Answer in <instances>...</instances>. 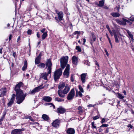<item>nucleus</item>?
I'll return each mask as SVG.
<instances>
[{
	"label": "nucleus",
	"instance_id": "1",
	"mask_svg": "<svg viewBox=\"0 0 134 134\" xmlns=\"http://www.w3.org/2000/svg\"><path fill=\"white\" fill-rule=\"evenodd\" d=\"M23 85L22 82H20L15 86L14 88V90L16 92V103L18 104L21 103L25 99L26 97L25 94H24L20 89Z\"/></svg>",
	"mask_w": 134,
	"mask_h": 134
},
{
	"label": "nucleus",
	"instance_id": "2",
	"mask_svg": "<svg viewBox=\"0 0 134 134\" xmlns=\"http://www.w3.org/2000/svg\"><path fill=\"white\" fill-rule=\"evenodd\" d=\"M70 88L68 86H66L63 91L60 89H59L58 90V93L60 97L64 98L65 97V94H67Z\"/></svg>",
	"mask_w": 134,
	"mask_h": 134
},
{
	"label": "nucleus",
	"instance_id": "3",
	"mask_svg": "<svg viewBox=\"0 0 134 134\" xmlns=\"http://www.w3.org/2000/svg\"><path fill=\"white\" fill-rule=\"evenodd\" d=\"M68 59V56L63 57L60 59V62L61 68L63 69L67 64Z\"/></svg>",
	"mask_w": 134,
	"mask_h": 134
},
{
	"label": "nucleus",
	"instance_id": "4",
	"mask_svg": "<svg viewBox=\"0 0 134 134\" xmlns=\"http://www.w3.org/2000/svg\"><path fill=\"white\" fill-rule=\"evenodd\" d=\"M62 74V70L60 68L55 71L54 73V78L55 81L59 79Z\"/></svg>",
	"mask_w": 134,
	"mask_h": 134
},
{
	"label": "nucleus",
	"instance_id": "5",
	"mask_svg": "<svg viewBox=\"0 0 134 134\" xmlns=\"http://www.w3.org/2000/svg\"><path fill=\"white\" fill-rule=\"evenodd\" d=\"M46 64V66L48 67L47 70L48 71V74H50L51 72V67L52 66V64L50 60L49 59H47Z\"/></svg>",
	"mask_w": 134,
	"mask_h": 134
},
{
	"label": "nucleus",
	"instance_id": "6",
	"mask_svg": "<svg viewBox=\"0 0 134 134\" xmlns=\"http://www.w3.org/2000/svg\"><path fill=\"white\" fill-rule=\"evenodd\" d=\"M75 95V92L74 89H72L71 90L67 97V98L68 100H71L74 98Z\"/></svg>",
	"mask_w": 134,
	"mask_h": 134
},
{
	"label": "nucleus",
	"instance_id": "7",
	"mask_svg": "<svg viewBox=\"0 0 134 134\" xmlns=\"http://www.w3.org/2000/svg\"><path fill=\"white\" fill-rule=\"evenodd\" d=\"M42 86L41 85L36 87H35L34 89L30 91L29 93L31 94H34L35 93L39 91L41 89L43 88V87H41Z\"/></svg>",
	"mask_w": 134,
	"mask_h": 134
},
{
	"label": "nucleus",
	"instance_id": "8",
	"mask_svg": "<svg viewBox=\"0 0 134 134\" xmlns=\"http://www.w3.org/2000/svg\"><path fill=\"white\" fill-rule=\"evenodd\" d=\"M69 65V64H67L66 68L63 73L64 76L66 77H68L69 75V73L70 70Z\"/></svg>",
	"mask_w": 134,
	"mask_h": 134
},
{
	"label": "nucleus",
	"instance_id": "9",
	"mask_svg": "<svg viewBox=\"0 0 134 134\" xmlns=\"http://www.w3.org/2000/svg\"><path fill=\"white\" fill-rule=\"evenodd\" d=\"M60 124V120L58 119H56L52 123V125L54 127H57L59 126Z\"/></svg>",
	"mask_w": 134,
	"mask_h": 134
},
{
	"label": "nucleus",
	"instance_id": "10",
	"mask_svg": "<svg viewBox=\"0 0 134 134\" xmlns=\"http://www.w3.org/2000/svg\"><path fill=\"white\" fill-rule=\"evenodd\" d=\"M41 55V53H40L39 55L36 58L35 60V64H38L40 63Z\"/></svg>",
	"mask_w": 134,
	"mask_h": 134
},
{
	"label": "nucleus",
	"instance_id": "11",
	"mask_svg": "<svg viewBox=\"0 0 134 134\" xmlns=\"http://www.w3.org/2000/svg\"><path fill=\"white\" fill-rule=\"evenodd\" d=\"M57 112L60 114H63L65 111V109L62 107H60L57 108Z\"/></svg>",
	"mask_w": 134,
	"mask_h": 134
},
{
	"label": "nucleus",
	"instance_id": "12",
	"mask_svg": "<svg viewBox=\"0 0 134 134\" xmlns=\"http://www.w3.org/2000/svg\"><path fill=\"white\" fill-rule=\"evenodd\" d=\"M72 63L75 65H77L78 63V58L75 56H73L72 58Z\"/></svg>",
	"mask_w": 134,
	"mask_h": 134
},
{
	"label": "nucleus",
	"instance_id": "13",
	"mask_svg": "<svg viewBox=\"0 0 134 134\" xmlns=\"http://www.w3.org/2000/svg\"><path fill=\"white\" fill-rule=\"evenodd\" d=\"M42 100L45 102H49L51 101L52 98L51 97L49 96H44L42 98Z\"/></svg>",
	"mask_w": 134,
	"mask_h": 134
},
{
	"label": "nucleus",
	"instance_id": "14",
	"mask_svg": "<svg viewBox=\"0 0 134 134\" xmlns=\"http://www.w3.org/2000/svg\"><path fill=\"white\" fill-rule=\"evenodd\" d=\"M87 75L86 73H83L81 75V79L82 82L83 83H85V79Z\"/></svg>",
	"mask_w": 134,
	"mask_h": 134
},
{
	"label": "nucleus",
	"instance_id": "15",
	"mask_svg": "<svg viewBox=\"0 0 134 134\" xmlns=\"http://www.w3.org/2000/svg\"><path fill=\"white\" fill-rule=\"evenodd\" d=\"M124 19H125L123 18V21L119 19L117 20H116V22L120 25H125L126 24V23H125V21Z\"/></svg>",
	"mask_w": 134,
	"mask_h": 134
},
{
	"label": "nucleus",
	"instance_id": "16",
	"mask_svg": "<svg viewBox=\"0 0 134 134\" xmlns=\"http://www.w3.org/2000/svg\"><path fill=\"white\" fill-rule=\"evenodd\" d=\"M58 15V18L60 21L62 20H63V13L60 11L57 13Z\"/></svg>",
	"mask_w": 134,
	"mask_h": 134
},
{
	"label": "nucleus",
	"instance_id": "17",
	"mask_svg": "<svg viewBox=\"0 0 134 134\" xmlns=\"http://www.w3.org/2000/svg\"><path fill=\"white\" fill-rule=\"evenodd\" d=\"M66 132L68 134H74L75 130L73 128H69L67 130Z\"/></svg>",
	"mask_w": 134,
	"mask_h": 134
},
{
	"label": "nucleus",
	"instance_id": "18",
	"mask_svg": "<svg viewBox=\"0 0 134 134\" xmlns=\"http://www.w3.org/2000/svg\"><path fill=\"white\" fill-rule=\"evenodd\" d=\"M20 130L18 129H15L12 130L11 134H21Z\"/></svg>",
	"mask_w": 134,
	"mask_h": 134
},
{
	"label": "nucleus",
	"instance_id": "19",
	"mask_svg": "<svg viewBox=\"0 0 134 134\" xmlns=\"http://www.w3.org/2000/svg\"><path fill=\"white\" fill-rule=\"evenodd\" d=\"M48 74V73H42L40 75V77L43 79L44 80H47Z\"/></svg>",
	"mask_w": 134,
	"mask_h": 134
},
{
	"label": "nucleus",
	"instance_id": "20",
	"mask_svg": "<svg viewBox=\"0 0 134 134\" xmlns=\"http://www.w3.org/2000/svg\"><path fill=\"white\" fill-rule=\"evenodd\" d=\"M111 15L114 17H117L120 16V14L118 13H112Z\"/></svg>",
	"mask_w": 134,
	"mask_h": 134
},
{
	"label": "nucleus",
	"instance_id": "21",
	"mask_svg": "<svg viewBox=\"0 0 134 134\" xmlns=\"http://www.w3.org/2000/svg\"><path fill=\"white\" fill-rule=\"evenodd\" d=\"M114 93L117 96V97L121 99H122L124 98V96H122V94H120L119 93H116L115 92H114Z\"/></svg>",
	"mask_w": 134,
	"mask_h": 134
},
{
	"label": "nucleus",
	"instance_id": "22",
	"mask_svg": "<svg viewBox=\"0 0 134 134\" xmlns=\"http://www.w3.org/2000/svg\"><path fill=\"white\" fill-rule=\"evenodd\" d=\"M65 86V83L64 82L60 83L58 86V88L60 89L63 88Z\"/></svg>",
	"mask_w": 134,
	"mask_h": 134
},
{
	"label": "nucleus",
	"instance_id": "23",
	"mask_svg": "<svg viewBox=\"0 0 134 134\" xmlns=\"http://www.w3.org/2000/svg\"><path fill=\"white\" fill-rule=\"evenodd\" d=\"M3 89H2L1 90V91H2L0 95V97L4 96L5 95L6 93V90L5 89L4 90H3Z\"/></svg>",
	"mask_w": 134,
	"mask_h": 134
},
{
	"label": "nucleus",
	"instance_id": "24",
	"mask_svg": "<svg viewBox=\"0 0 134 134\" xmlns=\"http://www.w3.org/2000/svg\"><path fill=\"white\" fill-rule=\"evenodd\" d=\"M125 30L127 32V33L129 35V38H131L133 37V35L131 34V32L128 30L125 29Z\"/></svg>",
	"mask_w": 134,
	"mask_h": 134
},
{
	"label": "nucleus",
	"instance_id": "25",
	"mask_svg": "<svg viewBox=\"0 0 134 134\" xmlns=\"http://www.w3.org/2000/svg\"><path fill=\"white\" fill-rule=\"evenodd\" d=\"M27 62L26 60L24 61V66L22 68V70L24 71L27 68Z\"/></svg>",
	"mask_w": 134,
	"mask_h": 134
},
{
	"label": "nucleus",
	"instance_id": "26",
	"mask_svg": "<svg viewBox=\"0 0 134 134\" xmlns=\"http://www.w3.org/2000/svg\"><path fill=\"white\" fill-rule=\"evenodd\" d=\"M42 118L46 121L48 120L49 119V117L47 115L43 114L42 116Z\"/></svg>",
	"mask_w": 134,
	"mask_h": 134
},
{
	"label": "nucleus",
	"instance_id": "27",
	"mask_svg": "<svg viewBox=\"0 0 134 134\" xmlns=\"http://www.w3.org/2000/svg\"><path fill=\"white\" fill-rule=\"evenodd\" d=\"M40 64L37 65L38 67L41 68H44L45 66V64L43 63H40Z\"/></svg>",
	"mask_w": 134,
	"mask_h": 134
},
{
	"label": "nucleus",
	"instance_id": "28",
	"mask_svg": "<svg viewBox=\"0 0 134 134\" xmlns=\"http://www.w3.org/2000/svg\"><path fill=\"white\" fill-rule=\"evenodd\" d=\"M55 101L58 102H62L64 101V99L58 97H56L55 98Z\"/></svg>",
	"mask_w": 134,
	"mask_h": 134
},
{
	"label": "nucleus",
	"instance_id": "29",
	"mask_svg": "<svg viewBox=\"0 0 134 134\" xmlns=\"http://www.w3.org/2000/svg\"><path fill=\"white\" fill-rule=\"evenodd\" d=\"M104 4V1L103 0H101L99 1L98 6L99 7H102Z\"/></svg>",
	"mask_w": 134,
	"mask_h": 134
},
{
	"label": "nucleus",
	"instance_id": "30",
	"mask_svg": "<svg viewBox=\"0 0 134 134\" xmlns=\"http://www.w3.org/2000/svg\"><path fill=\"white\" fill-rule=\"evenodd\" d=\"M14 100L11 99L10 101L7 104L8 107L10 106L13 103Z\"/></svg>",
	"mask_w": 134,
	"mask_h": 134
},
{
	"label": "nucleus",
	"instance_id": "31",
	"mask_svg": "<svg viewBox=\"0 0 134 134\" xmlns=\"http://www.w3.org/2000/svg\"><path fill=\"white\" fill-rule=\"evenodd\" d=\"M44 105H50V107H51L52 106L53 108L54 109L55 108V106L52 103H46L44 104Z\"/></svg>",
	"mask_w": 134,
	"mask_h": 134
},
{
	"label": "nucleus",
	"instance_id": "32",
	"mask_svg": "<svg viewBox=\"0 0 134 134\" xmlns=\"http://www.w3.org/2000/svg\"><path fill=\"white\" fill-rule=\"evenodd\" d=\"M47 32H45L42 35V39L44 40L47 37Z\"/></svg>",
	"mask_w": 134,
	"mask_h": 134
},
{
	"label": "nucleus",
	"instance_id": "33",
	"mask_svg": "<svg viewBox=\"0 0 134 134\" xmlns=\"http://www.w3.org/2000/svg\"><path fill=\"white\" fill-rule=\"evenodd\" d=\"M76 49L77 50L78 52H80L81 51V49L79 46H76Z\"/></svg>",
	"mask_w": 134,
	"mask_h": 134
},
{
	"label": "nucleus",
	"instance_id": "34",
	"mask_svg": "<svg viewBox=\"0 0 134 134\" xmlns=\"http://www.w3.org/2000/svg\"><path fill=\"white\" fill-rule=\"evenodd\" d=\"M115 40V42L117 43H118L119 42L118 39V38L117 36H114Z\"/></svg>",
	"mask_w": 134,
	"mask_h": 134
},
{
	"label": "nucleus",
	"instance_id": "35",
	"mask_svg": "<svg viewBox=\"0 0 134 134\" xmlns=\"http://www.w3.org/2000/svg\"><path fill=\"white\" fill-rule=\"evenodd\" d=\"M100 116L99 115H97L95 116L93 118V119L94 120H96L99 118Z\"/></svg>",
	"mask_w": 134,
	"mask_h": 134
},
{
	"label": "nucleus",
	"instance_id": "36",
	"mask_svg": "<svg viewBox=\"0 0 134 134\" xmlns=\"http://www.w3.org/2000/svg\"><path fill=\"white\" fill-rule=\"evenodd\" d=\"M92 128L96 129V126L94 125V122H93L91 124Z\"/></svg>",
	"mask_w": 134,
	"mask_h": 134
},
{
	"label": "nucleus",
	"instance_id": "37",
	"mask_svg": "<svg viewBox=\"0 0 134 134\" xmlns=\"http://www.w3.org/2000/svg\"><path fill=\"white\" fill-rule=\"evenodd\" d=\"M79 88L80 91L82 92H83V88L82 87L80 86L79 85Z\"/></svg>",
	"mask_w": 134,
	"mask_h": 134
},
{
	"label": "nucleus",
	"instance_id": "38",
	"mask_svg": "<svg viewBox=\"0 0 134 134\" xmlns=\"http://www.w3.org/2000/svg\"><path fill=\"white\" fill-rule=\"evenodd\" d=\"M124 20L125 21V23L127 22V23H128L130 25H131L132 24V23L130 22L129 20H126V19H124Z\"/></svg>",
	"mask_w": 134,
	"mask_h": 134
},
{
	"label": "nucleus",
	"instance_id": "39",
	"mask_svg": "<svg viewBox=\"0 0 134 134\" xmlns=\"http://www.w3.org/2000/svg\"><path fill=\"white\" fill-rule=\"evenodd\" d=\"M80 34V31H76L74 32L73 33V34L74 35H76L77 34Z\"/></svg>",
	"mask_w": 134,
	"mask_h": 134
},
{
	"label": "nucleus",
	"instance_id": "40",
	"mask_svg": "<svg viewBox=\"0 0 134 134\" xmlns=\"http://www.w3.org/2000/svg\"><path fill=\"white\" fill-rule=\"evenodd\" d=\"M129 20L131 21H134V18L133 17H130L129 18H128Z\"/></svg>",
	"mask_w": 134,
	"mask_h": 134
},
{
	"label": "nucleus",
	"instance_id": "41",
	"mask_svg": "<svg viewBox=\"0 0 134 134\" xmlns=\"http://www.w3.org/2000/svg\"><path fill=\"white\" fill-rule=\"evenodd\" d=\"M108 126V125L105 124H103L101 126H100V127H107Z\"/></svg>",
	"mask_w": 134,
	"mask_h": 134
},
{
	"label": "nucleus",
	"instance_id": "42",
	"mask_svg": "<svg viewBox=\"0 0 134 134\" xmlns=\"http://www.w3.org/2000/svg\"><path fill=\"white\" fill-rule=\"evenodd\" d=\"M96 104L94 105H92L91 104H89L87 106L88 107H94L95 106H96Z\"/></svg>",
	"mask_w": 134,
	"mask_h": 134
},
{
	"label": "nucleus",
	"instance_id": "43",
	"mask_svg": "<svg viewBox=\"0 0 134 134\" xmlns=\"http://www.w3.org/2000/svg\"><path fill=\"white\" fill-rule=\"evenodd\" d=\"M112 31L113 32V34H114V36H117V34H116V32L114 30H112Z\"/></svg>",
	"mask_w": 134,
	"mask_h": 134
},
{
	"label": "nucleus",
	"instance_id": "44",
	"mask_svg": "<svg viewBox=\"0 0 134 134\" xmlns=\"http://www.w3.org/2000/svg\"><path fill=\"white\" fill-rule=\"evenodd\" d=\"M15 97V94H12V96L11 99L14 100Z\"/></svg>",
	"mask_w": 134,
	"mask_h": 134
},
{
	"label": "nucleus",
	"instance_id": "45",
	"mask_svg": "<svg viewBox=\"0 0 134 134\" xmlns=\"http://www.w3.org/2000/svg\"><path fill=\"white\" fill-rule=\"evenodd\" d=\"M13 57L15 58L16 57V53L15 52H13Z\"/></svg>",
	"mask_w": 134,
	"mask_h": 134
},
{
	"label": "nucleus",
	"instance_id": "46",
	"mask_svg": "<svg viewBox=\"0 0 134 134\" xmlns=\"http://www.w3.org/2000/svg\"><path fill=\"white\" fill-rule=\"evenodd\" d=\"M81 92L79 91L78 93L79 96L81 97L82 96V94Z\"/></svg>",
	"mask_w": 134,
	"mask_h": 134
},
{
	"label": "nucleus",
	"instance_id": "47",
	"mask_svg": "<svg viewBox=\"0 0 134 134\" xmlns=\"http://www.w3.org/2000/svg\"><path fill=\"white\" fill-rule=\"evenodd\" d=\"M46 29L45 28H43V29L41 30V32L42 33H44Z\"/></svg>",
	"mask_w": 134,
	"mask_h": 134
},
{
	"label": "nucleus",
	"instance_id": "48",
	"mask_svg": "<svg viewBox=\"0 0 134 134\" xmlns=\"http://www.w3.org/2000/svg\"><path fill=\"white\" fill-rule=\"evenodd\" d=\"M27 34H31V30H29L27 32Z\"/></svg>",
	"mask_w": 134,
	"mask_h": 134
},
{
	"label": "nucleus",
	"instance_id": "49",
	"mask_svg": "<svg viewBox=\"0 0 134 134\" xmlns=\"http://www.w3.org/2000/svg\"><path fill=\"white\" fill-rule=\"evenodd\" d=\"M12 37V34H10L9 37V41H10V40H11V39Z\"/></svg>",
	"mask_w": 134,
	"mask_h": 134
},
{
	"label": "nucleus",
	"instance_id": "50",
	"mask_svg": "<svg viewBox=\"0 0 134 134\" xmlns=\"http://www.w3.org/2000/svg\"><path fill=\"white\" fill-rule=\"evenodd\" d=\"M104 51H105V52L106 55H107V56H108L109 55V54H108V52H107V49H104Z\"/></svg>",
	"mask_w": 134,
	"mask_h": 134
},
{
	"label": "nucleus",
	"instance_id": "51",
	"mask_svg": "<svg viewBox=\"0 0 134 134\" xmlns=\"http://www.w3.org/2000/svg\"><path fill=\"white\" fill-rule=\"evenodd\" d=\"M105 121V119L104 118H103L102 119V120H101V123H103Z\"/></svg>",
	"mask_w": 134,
	"mask_h": 134
},
{
	"label": "nucleus",
	"instance_id": "52",
	"mask_svg": "<svg viewBox=\"0 0 134 134\" xmlns=\"http://www.w3.org/2000/svg\"><path fill=\"white\" fill-rule=\"evenodd\" d=\"M127 127H130L131 128H132L133 127V126L131 124H129L127 125Z\"/></svg>",
	"mask_w": 134,
	"mask_h": 134
},
{
	"label": "nucleus",
	"instance_id": "53",
	"mask_svg": "<svg viewBox=\"0 0 134 134\" xmlns=\"http://www.w3.org/2000/svg\"><path fill=\"white\" fill-rule=\"evenodd\" d=\"M106 27L108 31H109L110 30V28L109 27V26L108 25H106Z\"/></svg>",
	"mask_w": 134,
	"mask_h": 134
},
{
	"label": "nucleus",
	"instance_id": "54",
	"mask_svg": "<svg viewBox=\"0 0 134 134\" xmlns=\"http://www.w3.org/2000/svg\"><path fill=\"white\" fill-rule=\"evenodd\" d=\"M20 36H19L18 37L16 41V42H18L20 40Z\"/></svg>",
	"mask_w": 134,
	"mask_h": 134
},
{
	"label": "nucleus",
	"instance_id": "55",
	"mask_svg": "<svg viewBox=\"0 0 134 134\" xmlns=\"http://www.w3.org/2000/svg\"><path fill=\"white\" fill-rule=\"evenodd\" d=\"M109 31V32L110 33L111 36H113V32H112L111 30H110Z\"/></svg>",
	"mask_w": 134,
	"mask_h": 134
},
{
	"label": "nucleus",
	"instance_id": "56",
	"mask_svg": "<svg viewBox=\"0 0 134 134\" xmlns=\"http://www.w3.org/2000/svg\"><path fill=\"white\" fill-rule=\"evenodd\" d=\"M83 112V110H82V109L80 110H79V113H82Z\"/></svg>",
	"mask_w": 134,
	"mask_h": 134
},
{
	"label": "nucleus",
	"instance_id": "57",
	"mask_svg": "<svg viewBox=\"0 0 134 134\" xmlns=\"http://www.w3.org/2000/svg\"><path fill=\"white\" fill-rule=\"evenodd\" d=\"M37 37L38 38H40V34H39V32H37Z\"/></svg>",
	"mask_w": 134,
	"mask_h": 134
},
{
	"label": "nucleus",
	"instance_id": "58",
	"mask_svg": "<svg viewBox=\"0 0 134 134\" xmlns=\"http://www.w3.org/2000/svg\"><path fill=\"white\" fill-rule=\"evenodd\" d=\"M71 80L72 82H73L74 81V78L73 76H71Z\"/></svg>",
	"mask_w": 134,
	"mask_h": 134
},
{
	"label": "nucleus",
	"instance_id": "59",
	"mask_svg": "<svg viewBox=\"0 0 134 134\" xmlns=\"http://www.w3.org/2000/svg\"><path fill=\"white\" fill-rule=\"evenodd\" d=\"M83 44L84 45L85 44V43L86 42V40L85 38H83Z\"/></svg>",
	"mask_w": 134,
	"mask_h": 134
},
{
	"label": "nucleus",
	"instance_id": "60",
	"mask_svg": "<svg viewBox=\"0 0 134 134\" xmlns=\"http://www.w3.org/2000/svg\"><path fill=\"white\" fill-rule=\"evenodd\" d=\"M92 38L96 37V36L93 33H92Z\"/></svg>",
	"mask_w": 134,
	"mask_h": 134
},
{
	"label": "nucleus",
	"instance_id": "61",
	"mask_svg": "<svg viewBox=\"0 0 134 134\" xmlns=\"http://www.w3.org/2000/svg\"><path fill=\"white\" fill-rule=\"evenodd\" d=\"M3 118H1L0 119V125H1L2 124L1 122L3 120Z\"/></svg>",
	"mask_w": 134,
	"mask_h": 134
},
{
	"label": "nucleus",
	"instance_id": "62",
	"mask_svg": "<svg viewBox=\"0 0 134 134\" xmlns=\"http://www.w3.org/2000/svg\"><path fill=\"white\" fill-rule=\"evenodd\" d=\"M82 107L80 106H79L78 107V109L79 110H80L82 109Z\"/></svg>",
	"mask_w": 134,
	"mask_h": 134
},
{
	"label": "nucleus",
	"instance_id": "63",
	"mask_svg": "<svg viewBox=\"0 0 134 134\" xmlns=\"http://www.w3.org/2000/svg\"><path fill=\"white\" fill-rule=\"evenodd\" d=\"M116 9L117 11L118 12H119V9H120V8L118 7H116Z\"/></svg>",
	"mask_w": 134,
	"mask_h": 134
},
{
	"label": "nucleus",
	"instance_id": "64",
	"mask_svg": "<svg viewBox=\"0 0 134 134\" xmlns=\"http://www.w3.org/2000/svg\"><path fill=\"white\" fill-rule=\"evenodd\" d=\"M123 93H124L125 95H126V92L125 90H124L123 91Z\"/></svg>",
	"mask_w": 134,
	"mask_h": 134
}]
</instances>
